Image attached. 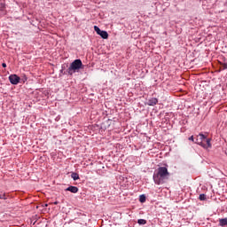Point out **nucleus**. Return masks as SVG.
<instances>
[{"label":"nucleus","instance_id":"14","mask_svg":"<svg viewBox=\"0 0 227 227\" xmlns=\"http://www.w3.org/2000/svg\"><path fill=\"white\" fill-rule=\"evenodd\" d=\"M94 29H95V31L97 32L98 35H99V34L101 33V31H102V30L99 29V27H97V26L94 27Z\"/></svg>","mask_w":227,"mask_h":227},{"label":"nucleus","instance_id":"6","mask_svg":"<svg viewBox=\"0 0 227 227\" xmlns=\"http://www.w3.org/2000/svg\"><path fill=\"white\" fill-rule=\"evenodd\" d=\"M158 104V98H151V99H149L147 105H149V106H154Z\"/></svg>","mask_w":227,"mask_h":227},{"label":"nucleus","instance_id":"4","mask_svg":"<svg viewBox=\"0 0 227 227\" xmlns=\"http://www.w3.org/2000/svg\"><path fill=\"white\" fill-rule=\"evenodd\" d=\"M9 81L12 84L17 85L20 81V77H19L17 74H12L9 76Z\"/></svg>","mask_w":227,"mask_h":227},{"label":"nucleus","instance_id":"12","mask_svg":"<svg viewBox=\"0 0 227 227\" xmlns=\"http://www.w3.org/2000/svg\"><path fill=\"white\" fill-rule=\"evenodd\" d=\"M145 200H146V199H145V195H141V196L139 197V201H140L141 203L145 202Z\"/></svg>","mask_w":227,"mask_h":227},{"label":"nucleus","instance_id":"8","mask_svg":"<svg viewBox=\"0 0 227 227\" xmlns=\"http://www.w3.org/2000/svg\"><path fill=\"white\" fill-rule=\"evenodd\" d=\"M219 224L222 227L227 226V218H222L219 220Z\"/></svg>","mask_w":227,"mask_h":227},{"label":"nucleus","instance_id":"9","mask_svg":"<svg viewBox=\"0 0 227 227\" xmlns=\"http://www.w3.org/2000/svg\"><path fill=\"white\" fill-rule=\"evenodd\" d=\"M98 35H99L103 39H107V38H108V34H107V32H106V30H102Z\"/></svg>","mask_w":227,"mask_h":227},{"label":"nucleus","instance_id":"3","mask_svg":"<svg viewBox=\"0 0 227 227\" xmlns=\"http://www.w3.org/2000/svg\"><path fill=\"white\" fill-rule=\"evenodd\" d=\"M211 138H207L206 136H204V139L202 141V145L201 147L205 148V149H208V148H211L212 147V145H211Z\"/></svg>","mask_w":227,"mask_h":227},{"label":"nucleus","instance_id":"2","mask_svg":"<svg viewBox=\"0 0 227 227\" xmlns=\"http://www.w3.org/2000/svg\"><path fill=\"white\" fill-rule=\"evenodd\" d=\"M83 64L81 59H75L71 64L70 67L67 68V72L68 74L73 75L78 70L82 67Z\"/></svg>","mask_w":227,"mask_h":227},{"label":"nucleus","instance_id":"11","mask_svg":"<svg viewBox=\"0 0 227 227\" xmlns=\"http://www.w3.org/2000/svg\"><path fill=\"white\" fill-rule=\"evenodd\" d=\"M137 223L139 225H145L147 223V221L145 219H138Z\"/></svg>","mask_w":227,"mask_h":227},{"label":"nucleus","instance_id":"16","mask_svg":"<svg viewBox=\"0 0 227 227\" xmlns=\"http://www.w3.org/2000/svg\"><path fill=\"white\" fill-rule=\"evenodd\" d=\"M221 65H222L221 69L223 70L227 69V63H222Z\"/></svg>","mask_w":227,"mask_h":227},{"label":"nucleus","instance_id":"1","mask_svg":"<svg viewBox=\"0 0 227 227\" xmlns=\"http://www.w3.org/2000/svg\"><path fill=\"white\" fill-rule=\"evenodd\" d=\"M169 176L170 174L166 167H160L153 175V180L156 184L160 185L168 180Z\"/></svg>","mask_w":227,"mask_h":227},{"label":"nucleus","instance_id":"19","mask_svg":"<svg viewBox=\"0 0 227 227\" xmlns=\"http://www.w3.org/2000/svg\"><path fill=\"white\" fill-rule=\"evenodd\" d=\"M54 204H55V205H57V204H58V202H55Z\"/></svg>","mask_w":227,"mask_h":227},{"label":"nucleus","instance_id":"13","mask_svg":"<svg viewBox=\"0 0 227 227\" xmlns=\"http://www.w3.org/2000/svg\"><path fill=\"white\" fill-rule=\"evenodd\" d=\"M206 199H207V197H206L205 194H200V195L199 196V200H205Z\"/></svg>","mask_w":227,"mask_h":227},{"label":"nucleus","instance_id":"7","mask_svg":"<svg viewBox=\"0 0 227 227\" xmlns=\"http://www.w3.org/2000/svg\"><path fill=\"white\" fill-rule=\"evenodd\" d=\"M67 192H71L72 193H77L79 192V188L76 186H69L66 189Z\"/></svg>","mask_w":227,"mask_h":227},{"label":"nucleus","instance_id":"5","mask_svg":"<svg viewBox=\"0 0 227 227\" xmlns=\"http://www.w3.org/2000/svg\"><path fill=\"white\" fill-rule=\"evenodd\" d=\"M205 139V135L203 134H199L195 139V144L202 146V144H203V140Z\"/></svg>","mask_w":227,"mask_h":227},{"label":"nucleus","instance_id":"18","mask_svg":"<svg viewBox=\"0 0 227 227\" xmlns=\"http://www.w3.org/2000/svg\"><path fill=\"white\" fill-rule=\"evenodd\" d=\"M2 67H7V64H6V63H3V64H2Z\"/></svg>","mask_w":227,"mask_h":227},{"label":"nucleus","instance_id":"17","mask_svg":"<svg viewBox=\"0 0 227 227\" xmlns=\"http://www.w3.org/2000/svg\"><path fill=\"white\" fill-rule=\"evenodd\" d=\"M189 140H190V141H192V142H195V141H194V137H193V136L190 137H189Z\"/></svg>","mask_w":227,"mask_h":227},{"label":"nucleus","instance_id":"10","mask_svg":"<svg viewBox=\"0 0 227 227\" xmlns=\"http://www.w3.org/2000/svg\"><path fill=\"white\" fill-rule=\"evenodd\" d=\"M71 178H73V180L76 181V180H79L80 176H79L78 173L72 172V174H71Z\"/></svg>","mask_w":227,"mask_h":227},{"label":"nucleus","instance_id":"15","mask_svg":"<svg viewBox=\"0 0 227 227\" xmlns=\"http://www.w3.org/2000/svg\"><path fill=\"white\" fill-rule=\"evenodd\" d=\"M0 200H7V196L5 193H1L0 194Z\"/></svg>","mask_w":227,"mask_h":227}]
</instances>
